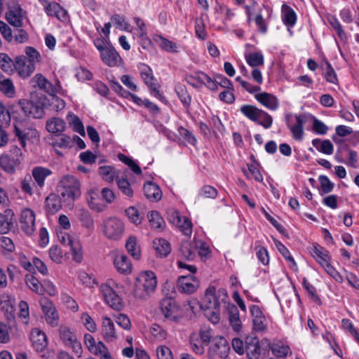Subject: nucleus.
I'll return each instance as SVG.
<instances>
[{"label": "nucleus", "instance_id": "1", "mask_svg": "<svg viewBox=\"0 0 359 359\" xmlns=\"http://www.w3.org/2000/svg\"><path fill=\"white\" fill-rule=\"evenodd\" d=\"M156 285V276L154 272L151 271L142 272L136 278L133 294L137 299H147L155 291Z\"/></svg>", "mask_w": 359, "mask_h": 359}, {"label": "nucleus", "instance_id": "2", "mask_svg": "<svg viewBox=\"0 0 359 359\" xmlns=\"http://www.w3.org/2000/svg\"><path fill=\"white\" fill-rule=\"evenodd\" d=\"M58 191L65 201H73L79 198L81 194V183L73 175H64L58 183Z\"/></svg>", "mask_w": 359, "mask_h": 359}, {"label": "nucleus", "instance_id": "3", "mask_svg": "<svg viewBox=\"0 0 359 359\" xmlns=\"http://www.w3.org/2000/svg\"><path fill=\"white\" fill-rule=\"evenodd\" d=\"M228 294L225 289L217 290L214 286H209L202 299L201 308L206 309L220 306L222 303L226 304Z\"/></svg>", "mask_w": 359, "mask_h": 359}, {"label": "nucleus", "instance_id": "4", "mask_svg": "<svg viewBox=\"0 0 359 359\" xmlns=\"http://www.w3.org/2000/svg\"><path fill=\"white\" fill-rule=\"evenodd\" d=\"M22 151L15 146L11 147L8 154L0 156V166L6 172L13 174L22 161Z\"/></svg>", "mask_w": 359, "mask_h": 359}, {"label": "nucleus", "instance_id": "5", "mask_svg": "<svg viewBox=\"0 0 359 359\" xmlns=\"http://www.w3.org/2000/svg\"><path fill=\"white\" fill-rule=\"evenodd\" d=\"M118 284L114 280L109 279L100 286V291L106 303L112 309L119 311L123 308L121 299L114 291Z\"/></svg>", "mask_w": 359, "mask_h": 359}, {"label": "nucleus", "instance_id": "6", "mask_svg": "<svg viewBox=\"0 0 359 359\" xmlns=\"http://www.w3.org/2000/svg\"><path fill=\"white\" fill-rule=\"evenodd\" d=\"M124 231L123 222L116 217H110L104 222L103 232L109 239L114 241L121 239Z\"/></svg>", "mask_w": 359, "mask_h": 359}, {"label": "nucleus", "instance_id": "7", "mask_svg": "<svg viewBox=\"0 0 359 359\" xmlns=\"http://www.w3.org/2000/svg\"><path fill=\"white\" fill-rule=\"evenodd\" d=\"M230 351L229 345L224 337L215 339L210 346L208 355L210 359L226 358Z\"/></svg>", "mask_w": 359, "mask_h": 359}, {"label": "nucleus", "instance_id": "8", "mask_svg": "<svg viewBox=\"0 0 359 359\" xmlns=\"http://www.w3.org/2000/svg\"><path fill=\"white\" fill-rule=\"evenodd\" d=\"M200 287V280L194 275L181 276L177 281V290L184 294L194 293Z\"/></svg>", "mask_w": 359, "mask_h": 359}, {"label": "nucleus", "instance_id": "9", "mask_svg": "<svg viewBox=\"0 0 359 359\" xmlns=\"http://www.w3.org/2000/svg\"><path fill=\"white\" fill-rule=\"evenodd\" d=\"M25 16V12L17 2H12L8 6V10L6 13V18L12 26L20 28L22 26V20Z\"/></svg>", "mask_w": 359, "mask_h": 359}, {"label": "nucleus", "instance_id": "10", "mask_svg": "<svg viewBox=\"0 0 359 359\" xmlns=\"http://www.w3.org/2000/svg\"><path fill=\"white\" fill-rule=\"evenodd\" d=\"M199 79L204 82V85L211 90H218V86L226 88L233 89V86L230 80L222 75H217L214 79H212L207 74H200Z\"/></svg>", "mask_w": 359, "mask_h": 359}, {"label": "nucleus", "instance_id": "11", "mask_svg": "<svg viewBox=\"0 0 359 359\" xmlns=\"http://www.w3.org/2000/svg\"><path fill=\"white\" fill-rule=\"evenodd\" d=\"M160 310L165 318L172 322H177L179 320L180 318L177 315L178 307L173 299H163L160 302Z\"/></svg>", "mask_w": 359, "mask_h": 359}, {"label": "nucleus", "instance_id": "12", "mask_svg": "<svg viewBox=\"0 0 359 359\" xmlns=\"http://www.w3.org/2000/svg\"><path fill=\"white\" fill-rule=\"evenodd\" d=\"M141 76L146 85L149 88L150 93L154 97L158 98L162 102H165V99L164 96L159 92V86L156 83V81L153 76L152 71L149 67H146L144 69L142 70Z\"/></svg>", "mask_w": 359, "mask_h": 359}, {"label": "nucleus", "instance_id": "13", "mask_svg": "<svg viewBox=\"0 0 359 359\" xmlns=\"http://www.w3.org/2000/svg\"><path fill=\"white\" fill-rule=\"evenodd\" d=\"M20 224L21 229L27 235H32L35 231V214L29 208L21 211Z\"/></svg>", "mask_w": 359, "mask_h": 359}, {"label": "nucleus", "instance_id": "14", "mask_svg": "<svg viewBox=\"0 0 359 359\" xmlns=\"http://www.w3.org/2000/svg\"><path fill=\"white\" fill-rule=\"evenodd\" d=\"M292 115L286 116L287 125L290 128L292 137L296 140H301L304 135V124L306 121L304 115H295V123H292Z\"/></svg>", "mask_w": 359, "mask_h": 359}, {"label": "nucleus", "instance_id": "15", "mask_svg": "<svg viewBox=\"0 0 359 359\" xmlns=\"http://www.w3.org/2000/svg\"><path fill=\"white\" fill-rule=\"evenodd\" d=\"M58 332L60 339L66 346H71L76 350V352L81 351V344L77 341L76 334L72 332L69 327L65 325H60Z\"/></svg>", "mask_w": 359, "mask_h": 359}, {"label": "nucleus", "instance_id": "16", "mask_svg": "<svg viewBox=\"0 0 359 359\" xmlns=\"http://www.w3.org/2000/svg\"><path fill=\"white\" fill-rule=\"evenodd\" d=\"M245 351L248 359H259L261 348L257 337L248 336L245 338Z\"/></svg>", "mask_w": 359, "mask_h": 359}, {"label": "nucleus", "instance_id": "17", "mask_svg": "<svg viewBox=\"0 0 359 359\" xmlns=\"http://www.w3.org/2000/svg\"><path fill=\"white\" fill-rule=\"evenodd\" d=\"M14 69L17 70L21 77L27 78L34 72L35 65L32 61L27 60V59L23 56L18 57L15 61Z\"/></svg>", "mask_w": 359, "mask_h": 359}, {"label": "nucleus", "instance_id": "18", "mask_svg": "<svg viewBox=\"0 0 359 359\" xmlns=\"http://www.w3.org/2000/svg\"><path fill=\"white\" fill-rule=\"evenodd\" d=\"M101 334L107 342H112L118 338L115 326L111 319L107 316L102 318Z\"/></svg>", "mask_w": 359, "mask_h": 359}, {"label": "nucleus", "instance_id": "19", "mask_svg": "<svg viewBox=\"0 0 359 359\" xmlns=\"http://www.w3.org/2000/svg\"><path fill=\"white\" fill-rule=\"evenodd\" d=\"M14 132L23 147H25L27 140L34 141L39 137L38 131L32 128H21L15 126Z\"/></svg>", "mask_w": 359, "mask_h": 359}, {"label": "nucleus", "instance_id": "20", "mask_svg": "<svg viewBox=\"0 0 359 359\" xmlns=\"http://www.w3.org/2000/svg\"><path fill=\"white\" fill-rule=\"evenodd\" d=\"M19 105L25 116L34 118H40L43 116V109L40 106L32 101L23 100L19 101Z\"/></svg>", "mask_w": 359, "mask_h": 359}, {"label": "nucleus", "instance_id": "21", "mask_svg": "<svg viewBox=\"0 0 359 359\" xmlns=\"http://www.w3.org/2000/svg\"><path fill=\"white\" fill-rule=\"evenodd\" d=\"M250 313L252 316L253 329L257 332L266 330L265 317L260 308L257 305L250 307Z\"/></svg>", "mask_w": 359, "mask_h": 359}, {"label": "nucleus", "instance_id": "22", "mask_svg": "<svg viewBox=\"0 0 359 359\" xmlns=\"http://www.w3.org/2000/svg\"><path fill=\"white\" fill-rule=\"evenodd\" d=\"M255 97L259 103L270 110H276L278 108V100L273 94L264 92L256 94Z\"/></svg>", "mask_w": 359, "mask_h": 359}, {"label": "nucleus", "instance_id": "23", "mask_svg": "<svg viewBox=\"0 0 359 359\" xmlns=\"http://www.w3.org/2000/svg\"><path fill=\"white\" fill-rule=\"evenodd\" d=\"M32 346L37 351H43L48 346L46 334L39 329H34L31 332Z\"/></svg>", "mask_w": 359, "mask_h": 359}, {"label": "nucleus", "instance_id": "24", "mask_svg": "<svg viewBox=\"0 0 359 359\" xmlns=\"http://www.w3.org/2000/svg\"><path fill=\"white\" fill-rule=\"evenodd\" d=\"M44 6L46 13L49 16L56 17L60 20H65L67 18V11L60 6V5L55 2L42 3Z\"/></svg>", "mask_w": 359, "mask_h": 359}, {"label": "nucleus", "instance_id": "25", "mask_svg": "<svg viewBox=\"0 0 359 359\" xmlns=\"http://www.w3.org/2000/svg\"><path fill=\"white\" fill-rule=\"evenodd\" d=\"M114 264L120 273L129 274L132 272V264L126 255H116L114 259Z\"/></svg>", "mask_w": 359, "mask_h": 359}, {"label": "nucleus", "instance_id": "26", "mask_svg": "<svg viewBox=\"0 0 359 359\" xmlns=\"http://www.w3.org/2000/svg\"><path fill=\"white\" fill-rule=\"evenodd\" d=\"M33 81L39 86V88L46 93L53 95L58 91L59 86H53L46 78L42 74H37L33 78Z\"/></svg>", "mask_w": 359, "mask_h": 359}, {"label": "nucleus", "instance_id": "27", "mask_svg": "<svg viewBox=\"0 0 359 359\" xmlns=\"http://www.w3.org/2000/svg\"><path fill=\"white\" fill-rule=\"evenodd\" d=\"M102 62L109 67H114L118 64L121 57L116 50L110 46L100 53Z\"/></svg>", "mask_w": 359, "mask_h": 359}, {"label": "nucleus", "instance_id": "28", "mask_svg": "<svg viewBox=\"0 0 359 359\" xmlns=\"http://www.w3.org/2000/svg\"><path fill=\"white\" fill-rule=\"evenodd\" d=\"M51 174L52 171L49 168L42 166L34 167L32 170V177L40 188L44 186L46 178Z\"/></svg>", "mask_w": 359, "mask_h": 359}, {"label": "nucleus", "instance_id": "29", "mask_svg": "<svg viewBox=\"0 0 359 359\" xmlns=\"http://www.w3.org/2000/svg\"><path fill=\"white\" fill-rule=\"evenodd\" d=\"M144 193L147 198L151 201H158L162 198V191L159 187L151 182H148L144 185Z\"/></svg>", "mask_w": 359, "mask_h": 359}, {"label": "nucleus", "instance_id": "30", "mask_svg": "<svg viewBox=\"0 0 359 359\" xmlns=\"http://www.w3.org/2000/svg\"><path fill=\"white\" fill-rule=\"evenodd\" d=\"M46 127L49 133L59 134L65 130L66 123L62 118L52 117L47 120Z\"/></svg>", "mask_w": 359, "mask_h": 359}, {"label": "nucleus", "instance_id": "31", "mask_svg": "<svg viewBox=\"0 0 359 359\" xmlns=\"http://www.w3.org/2000/svg\"><path fill=\"white\" fill-rule=\"evenodd\" d=\"M313 257L323 266L330 261L329 252L318 245H314L311 251Z\"/></svg>", "mask_w": 359, "mask_h": 359}, {"label": "nucleus", "instance_id": "32", "mask_svg": "<svg viewBox=\"0 0 359 359\" xmlns=\"http://www.w3.org/2000/svg\"><path fill=\"white\" fill-rule=\"evenodd\" d=\"M14 298L9 294L3 293L0 295V305L1 306V309L5 311L8 314L7 318L8 319L11 317H13V313L14 311Z\"/></svg>", "mask_w": 359, "mask_h": 359}, {"label": "nucleus", "instance_id": "33", "mask_svg": "<svg viewBox=\"0 0 359 359\" xmlns=\"http://www.w3.org/2000/svg\"><path fill=\"white\" fill-rule=\"evenodd\" d=\"M229 320L232 328L236 332H240L242 328V323L239 316V312L236 306L232 305L229 308Z\"/></svg>", "mask_w": 359, "mask_h": 359}, {"label": "nucleus", "instance_id": "34", "mask_svg": "<svg viewBox=\"0 0 359 359\" xmlns=\"http://www.w3.org/2000/svg\"><path fill=\"white\" fill-rule=\"evenodd\" d=\"M0 91L8 97H14L15 95V88L11 79L5 78L1 75L0 77Z\"/></svg>", "mask_w": 359, "mask_h": 359}, {"label": "nucleus", "instance_id": "35", "mask_svg": "<svg viewBox=\"0 0 359 359\" xmlns=\"http://www.w3.org/2000/svg\"><path fill=\"white\" fill-rule=\"evenodd\" d=\"M241 111L250 120L258 121L263 114V110L250 104H245L241 107Z\"/></svg>", "mask_w": 359, "mask_h": 359}, {"label": "nucleus", "instance_id": "36", "mask_svg": "<svg viewBox=\"0 0 359 359\" xmlns=\"http://www.w3.org/2000/svg\"><path fill=\"white\" fill-rule=\"evenodd\" d=\"M154 248L156 254L161 257H167L171 251L170 243L163 238L154 241Z\"/></svg>", "mask_w": 359, "mask_h": 359}, {"label": "nucleus", "instance_id": "37", "mask_svg": "<svg viewBox=\"0 0 359 359\" xmlns=\"http://www.w3.org/2000/svg\"><path fill=\"white\" fill-rule=\"evenodd\" d=\"M312 144L321 153L327 155L333 153L334 147L329 140H321L320 139H314L312 140Z\"/></svg>", "mask_w": 359, "mask_h": 359}, {"label": "nucleus", "instance_id": "38", "mask_svg": "<svg viewBox=\"0 0 359 359\" xmlns=\"http://www.w3.org/2000/svg\"><path fill=\"white\" fill-rule=\"evenodd\" d=\"M128 252L135 259L139 260L141 257L140 246L137 245L136 237L130 236L126 243Z\"/></svg>", "mask_w": 359, "mask_h": 359}, {"label": "nucleus", "instance_id": "39", "mask_svg": "<svg viewBox=\"0 0 359 359\" xmlns=\"http://www.w3.org/2000/svg\"><path fill=\"white\" fill-rule=\"evenodd\" d=\"M281 11L285 25L290 27L294 26L297 21V16L294 10L287 4H283Z\"/></svg>", "mask_w": 359, "mask_h": 359}, {"label": "nucleus", "instance_id": "40", "mask_svg": "<svg viewBox=\"0 0 359 359\" xmlns=\"http://www.w3.org/2000/svg\"><path fill=\"white\" fill-rule=\"evenodd\" d=\"M189 343L191 350L198 355H203L206 346L200 339L197 333H192L189 337Z\"/></svg>", "mask_w": 359, "mask_h": 359}, {"label": "nucleus", "instance_id": "41", "mask_svg": "<svg viewBox=\"0 0 359 359\" xmlns=\"http://www.w3.org/2000/svg\"><path fill=\"white\" fill-rule=\"evenodd\" d=\"M67 245L71 248L74 260L76 262H81L83 255L80 243L78 241L73 240V238L68 235Z\"/></svg>", "mask_w": 359, "mask_h": 359}, {"label": "nucleus", "instance_id": "42", "mask_svg": "<svg viewBox=\"0 0 359 359\" xmlns=\"http://www.w3.org/2000/svg\"><path fill=\"white\" fill-rule=\"evenodd\" d=\"M245 58L247 63L253 68H257V67L264 65V56L261 53H245Z\"/></svg>", "mask_w": 359, "mask_h": 359}, {"label": "nucleus", "instance_id": "43", "mask_svg": "<svg viewBox=\"0 0 359 359\" xmlns=\"http://www.w3.org/2000/svg\"><path fill=\"white\" fill-rule=\"evenodd\" d=\"M147 217L151 227L158 231L163 230L165 223L158 212L151 211L148 213Z\"/></svg>", "mask_w": 359, "mask_h": 359}, {"label": "nucleus", "instance_id": "44", "mask_svg": "<svg viewBox=\"0 0 359 359\" xmlns=\"http://www.w3.org/2000/svg\"><path fill=\"white\" fill-rule=\"evenodd\" d=\"M67 121L73 130L80 134L81 136H85L84 126L80 118L72 113L67 115Z\"/></svg>", "mask_w": 359, "mask_h": 359}, {"label": "nucleus", "instance_id": "45", "mask_svg": "<svg viewBox=\"0 0 359 359\" xmlns=\"http://www.w3.org/2000/svg\"><path fill=\"white\" fill-rule=\"evenodd\" d=\"M97 194L94 190H90L88 192L87 201L89 207L96 211L102 212L105 209V205L97 202Z\"/></svg>", "mask_w": 359, "mask_h": 359}, {"label": "nucleus", "instance_id": "46", "mask_svg": "<svg viewBox=\"0 0 359 359\" xmlns=\"http://www.w3.org/2000/svg\"><path fill=\"white\" fill-rule=\"evenodd\" d=\"M180 255L185 260H193L196 257L195 248L192 246L191 243L188 241L183 242L181 245Z\"/></svg>", "mask_w": 359, "mask_h": 359}, {"label": "nucleus", "instance_id": "47", "mask_svg": "<svg viewBox=\"0 0 359 359\" xmlns=\"http://www.w3.org/2000/svg\"><path fill=\"white\" fill-rule=\"evenodd\" d=\"M46 207L50 214H54L61 208L59 198L55 194H50L46 198Z\"/></svg>", "mask_w": 359, "mask_h": 359}, {"label": "nucleus", "instance_id": "48", "mask_svg": "<svg viewBox=\"0 0 359 359\" xmlns=\"http://www.w3.org/2000/svg\"><path fill=\"white\" fill-rule=\"evenodd\" d=\"M25 281L27 285L33 292L40 295L43 294L42 283H41L40 281L36 277H34L32 275H27L25 277Z\"/></svg>", "mask_w": 359, "mask_h": 359}, {"label": "nucleus", "instance_id": "49", "mask_svg": "<svg viewBox=\"0 0 359 359\" xmlns=\"http://www.w3.org/2000/svg\"><path fill=\"white\" fill-rule=\"evenodd\" d=\"M116 181L118 189L124 195L128 197H133V190L130 182L126 177L117 176Z\"/></svg>", "mask_w": 359, "mask_h": 359}, {"label": "nucleus", "instance_id": "50", "mask_svg": "<svg viewBox=\"0 0 359 359\" xmlns=\"http://www.w3.org/2000/svg\"><path fill=\"white\" fill-rule=\"evenodd\" d=\"M156 42L158 44V46L164 50L170 53H177V46L175 43L169 41L168 39L158 36L155 39Z\"/></svg>", "mask_w": 359, "mask_h": 359}, {"label": "nucleus", "instance_id": "51", "mask_svg": "<svg viewBox=\"0 0 359 359\" xmlns=\"http://www.w3.org/2000/svg\"><path fill=\"white\" fill-rule=\"evenodd\" d=\"M98 173L104 181L110 183L114 180L116 170L112 166L102 165L99 168Z\"/></svg>", "mask_w": 359, "mask_h": 359}, {"label": "nucleus", "instance_id": "52", "mask_svg": "<svg viewBox=\"0 0 359 359\" xmlns=\"http://www.w3.org/2000/svg\"><path fill=\"white\" fill-rule=\"evenodd\" d=\"M274 243L280 253L285 258L286 260L290 262V267L293 270H296L297 268V264L287 248L277 240H275Z\"/></svg>", "mask_w": 359, "mask_h": 359}, {"label": "nucleus", "instance_id": "53", "mask_svg": "<svg viewBox=\"0 0 359 359\" xmlns=\"http://www.w3.org/2000/svg\"><path fill=\"white\" fill-rule=\"evenodd\" d=\"M248 172H247L245 170H243V171L248 178H253L257 182H262L263 180L262 175L259 169V164L257 162L248 164Z\"/></svg>", "mask_w": 359, "mask_h": 359}, {"label": "nucleus", "instance_id": "54", "mask_svg": "<svg viewBox=\"0 0 359 359\" xmlns=\"http://www.w3.org/2000/svg\"><path fill=\"white\" fill-rule=\"evenodd\" d=\"M270 347L273 354L278 358L285 357L289 353H290V347L283 344L280 341L273 343Z\"/></svg>", "mask_w": 359, "mask_h": 359}, {"label": "nucleus", "instance_id": "55", "mask_svg": "<svg viewBox=\"0 0 359 359\" xmlns=\"http://www.w3.org/2000/svg\"><path fill=\"white\" fill-rule=\"evenodd\" d=\"M15 67V62L6 53H0V68L6 73L13 72Z\"/></svg>", "mask_w": 359, "mask_h": 359}, {"label": "nucleus", "instance_id": "56", "mask_svg": "<svg viewBox=\"0 0 359 359\" xmlns=\"http://www.w3.org/2000/svg\"><path fill=\"white\" fill-rule=\"evenodd\" d=\"M79 218L81 221L82 226L87 229H93L94 226V220L91 214L86 210L81 209L79 210Z\"/></svg>", "mask_w": 359, "mask_h": 359}, {"label": "nucleus", "instance_id": "57", "mask_svg": "<svg viewBox=\"0 0 359 359\" xmlns=\"http://www.w3.org/2000/svg\"><path fill=\"white\" fill-rule=\"evenodd\" d=\"M126 215L128 219L134 224H139L142 222L144 217L143 214L141 213L135 207L130 206L126 210Z\"/></svg>", "mask_w": 359, "mask_h": 359}, {"label": "nucleus", "instance_id": "58", "mask_svg": "<svg viewBox=\"0 0 359 359\" xmlns=\"http://www.w3.org/2000/svg\"><path fill=\"white\" fill-rule=\"evenodd\" d=\"M206 318L213 324H217L220 320V306L212 309H203Z\"/></svg>", "mask_w": 359, "mask_h": 359}, {"label": "nucleus", "instance_id": "59", "mask_svg": "<svg viewBox=\"0 0 359 359\" xmlns=\"http://www.w3.org/2000/svg\"><path fill=\"white\" fill-rule=\"evenodd\" d=\"M18 317L22 320L23 323H27L29 320V309L27 302L22 300L18 304Z\"/></svg>", "mask_w": 359, "mask_h": 359}, {"label": "nucleus", "instance_id": "60", "mask_svg": "<svg viewBox=\"0 0 359 359\" xmlns=\"http://www.w3.org/2000/svg\"><path fill=\"white\" fill-rule=\"evenodd\" d=\"M21 189L23 192L32 196L33 194V187H34V183L33 182L32 177L29 175H27L22 180H21Z\"/></svg>", "mask_w": 359, "mask_h": 359}, {"label": "nucleus", "instance_id": "61", "mask_svg": "<svg viewBox=\"0 0 359 359\" xmlns=\"http://www.w3.org/2000/svg\"><path fill=\"white\" fill-rule=\"evenodd\" d=\"M81 321L86 328L90 332H95L97 330V325L91 316L86 312L81 314Z\"/></svg>", "mask_w": 359, "mask_h": 359}, {"label": "nucleus", "instance_id": "62", "mask_svg": "<svg viewBox=\"0 0 359 359\" xmlns=\"http://www.w3.org/2000/svg\"><path fill=\"white\" fill-rule=\"evenodd\" d=\"M319 181L320 183L321 191L323 194H328L332 191L334 184L330 182L327 176L320 175L319 177Z\"/></svg>", "mask_w": 359, "mask_h": 359}, {"label": "nucleus", "instance_id": "63", "mask_svg": "<svg viewBox=\"0 0 359 359\" xmlns=\"http://www.w3.org/2000/svg\"><path fill=\"white\" fill-rule=\"evenodd\" d=\"M178 226L184 235L190 236L192 233V224L191 222L187 217L181 219L180 224L176 225Z\"/></svg>", "mask_w": 359, "mask_h": 359}, {"label": "nucleus", "instance_id": "64", "mask_svg": "<svg viewBox=\"0 0 359 359\" xmlns=\"http://www.w3.org/2000/svg\"><path fill=\"white\" fill-rule=\"evenodd\" d=\"M158 359H174L171 350L166 346H160L156 349Z\"/></svg>", "mask_w": 359, "mask_h": 359}]
</instances>
